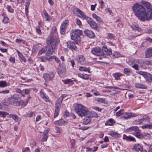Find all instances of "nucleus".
I'll list each match as a JSON object with an SVG mask.
<instances>
[{
    "mask_svg": "<svg viewBox=\"0 0 152 152\" xmlns=\"http://www.w3.org/2000/svg\"><path fill=\"white\" fill-rule=\"evenodd\" d=\"M60 42L59 39L52 35H50L47 41L48 45L46 48H47V52L46 53L47 56H49L54 52V50L56 49Z\"/></svg>",
    "mask_w": 152,
    "mask_h": 152,
    "instance_id": "obj_1",
    "label": "nucleus"
},
{
    "mask_svg": "<svg viewBox=\"0 0 152 152\" xmlns=\"http://www.w3.org/2000/svg\"><path fill=\"white\" fill-rule=\"evenodd\" d=\"M132 8L134 14L139 20L143 21H145L146 10L143 6L136 3L133 5Z\"/></svg>",
    "mask_w": 152,
    "mask_h": 152,
    "instance_id": "obj_2",
    "label": "nucleus"
},
{
    "mask_svg": "<svg viewBox=\"0 0 152 152\" xmlns=\"http://www.w3.org/2000/svg\"><path fill=\"white\" fill-rule=\"evenodd\" d=\"M74 12L79 17L86 20L87 23L90 24L91 28L95 29H97L98 26L96 23L91 18L85 15L83 12L79 9L76 8Z\"/></svg>",
    "mask_w": 152,
    "mask_h": 152,
    "instance_id": "obj_3",
    "label": "nucleus"
},
{
    "mask_svg": "<svg viewBox=\"0 0 152 152\" xmlns=\"http://www.w3.org/2000/svg\"><path fill=\"white\" fill-rule=\"evenodd\" d=\"M75 110L76 113L80 117L86 116L89 112L87 107L81 104H77Z\"/></svg>",
    "mask_w": 152,
    "mask_h": 152,
    "instance_id": "obj_4",
    "label": "nucleus"
},
{
    "mask_svg": "<svg viewBox=\"0 0 152 152\" xmlns=\"http://www.w3.org/2000/svg\"><path fill=\"white\" fill-rule=\"evenodd\" d=\"M20 99L18 94H14L8 98V103L6 105H12L14 106H19L20 105Z\"/></svg>",
    "mask_w": 152,
    "mask_h": 152,
    "instance_id": "obj_5",
    "label": "nucleus"
},
{
    "mask_svg": "<svg viewBox=\"0 0 152 152\" xmlns=\"http://www.w3.org/2000/svg\"><path fill=\"white\" fill-rule=\"evenodd\" d=\"M82 34L83 32L82 30L78 29L72 30L71 34V39L75 42L76 44H77L81 41L80 36L82 35Z\"/></svg>",
    "mask_w": 152,
    "mask_h": 152,
    "instance_id": "obj_6",
    "label": "nucleus"
},
{
    "mask_svg": "<svg viewBox=\"0 0 152 152\" xmlns=\"http://www.w3.org/2000/svg\"><path fill=\"white\" fill-rule=\"evenodd\" d=\"M104 48V46H103L102 49L99 47H96L92 49L91 53L97 56H102L104 55L103 49Z\"/></svg>",
    "mask_w": 152,
    "mask_h": 152,
    "instance_id": "obj_7",
    "label": "nucleus"
},
{
    "mask_svg": "<svg viewBox=\"0 0 152 152\" xmlns=\"http://www.w3.org/2000/svg\"><path fill=\"white\" fill-rule=\"evenodd\" d=\"M137 115L136 113H127L126 112H124L123 113V115L121 116V118H123L125 119H127L133 117H136Z\"/></svg>",
    "mask_w": 152,
    "mask_h": 152,
    "instance_id": "obj_8",
    "label": "nucleus"
},
{
    "mask_svg": "<svg viewBox=\"0 0 152 152\" xmlns=\"http://www.w3.org/2000/svg\"><path fill=\"white\" fill-rule=\"evenodd\" d=\"M66 44L67 47L72 51L76 50L77 49V47L73 42L69 41L67 42Z\"/></svg>",
    "mask_w": 152,
    "mask_h": 152,
    "instance_id": "obj_9",
    "label": "nucleus"
},
{
    "mask_svg": "<svg viewBox=\"0 0 152 152\" xmlns=\"http://www.w3.org/2000/svg\"><path fill=\"white\" fill-rule=\"evenodd\" d=\"M84 33L86 35L91 38H93L95 36L94 32L90 30L86 29Z\"/></svg>",
    "mask_w": 152,
    "mask_h": 152,
    "instance_id": "obj_10",
    "label": "nucleus"
},
{
    "mask_svg": "<svg viewBox=\"0 0 152 152\" xmlns=\"http://www.w3.org/2000/svg\"><path fill=\"white\" fill-rule=\"evenodd\" d=\"M54 74L53 73L50 74L45 73L44 74L43 77L45 82H48L50 80L54 77Z\"/></svg>",
    "mask_w": 152,
    "mask_h": 152,
    "instance_id": "obj_11",
    "label": "nucleus"
},
{
    "mask_svg": "<svg viewBox=\"0 0 152 152\" xmlns=\"http://www.w3.org/2000/svg\"><path fill=\"white\" fill-rule=\"evenodd\" d=\"M145 58H149L152 57V48H149L145 50Z\"/></svg>",
    "mask_w": 152,
    "mask_h": 152,
    "instance_id": "obj_12",
    "label": "nucleus"
},
{
    "mask_svg": "<svg viewBox=\"0 0 152 152\" xmlns=\"http://www.w3.org/2000/svg\"><path fill=\"white\" fill-rule=\"evenodd\" d=\"M145 17V20H149L152 18V9L147 10V12H146Z\"/></svg>",
    "mask_w": 152,
    "mask_h": 152,
    "instance_id": "obj_13",
    "label": "nucleus"
},
{
    "mask_svg": "<svg viewBox=\"0 0 152 152\" xmlns=\"http://www.w3.org/2000/svg\"><path fill=\"white\" fill-rule=\"evenodd\" d=\"M9 117L12 118L15 122H18V124H19L20 119L17 115L14 114H11L9 115Z\"/></svg>",
    "mask_w": 152,
    "mask_h": 152,
    "instance_id": "obj_14",
    "label": "nucleus"
},
{
    "mask_svg": "<svg viewBox=\"0 0 152 152\" xmlns=\"http://www.w3.org/2000/svg\"><path fill=\"white\" fill-rule=\"evenodd\" d=\"M76 60L78 63L83 64L85 63V58L83 56H78L76 57Z\"/></svg>",
    "mask_w": 152,
    "mask_h": 152,
    "instance_id": "obj_15",
    "label": "nucleus"
},
{
    "mask_svg": "<svg viewBox=\"0 0 152 152\" xmlns=\"http://www.w3.org/2000/svg\"><path fill=\"white\" fill-rule=\"evenodd\" d=\"M40 94L41 97L46 102H49L50 99L47 95L44 92L41 91L40 92Z\"/></svg>",
    "mask_w": 152,
    "mask_h": 152,
    "instance_id": "obj_16",
    "label": "nucleus"
},
{
    "mask_svg": "<svg viewBox=\"0 0 152 152\" xmlns=\"http://www.w3.org/2000/svg\"><path fill=\"white\" fill-rule=\"evenodd\" d=\"M61 108L60 105L58 104L57 106H55V112L54 117V118L57 117L59 115Z\"/></svg>",
    "mask_w": 152,
    "mask_h": 152,
    "instance_id": "obj_17",
    "label": "nucleus"
},
{
    "mask_svg": "<svg viewBox=\"0 0 152 152\" xmlns=\"http://www.w3.org/2000/svg\"><path fill=\"white\" fill-rule=\"evenodd\" d=\"M58 74L60 76L64 75L65 72V67L64 66H60L58 68Z\"/></svg>",
    "mask_w": 152,
    "mask_h": 152,
    "instance_id": "obj_18",
    "label": "nucleus"
},
{
    "mask_svg": "<svg viewBox=\"0 0 152 152\" xmlns=\"http://www.w3.org/2000/svg\"><path fill=\"white\" fill-rule=\"evenodd\" d=\"M134 86L136 88L141 89H145L147 88V87L146 86L141 83H135V84Z\"/></svg>",
    "mask_w": 152,
    "mask_h": 152,
    "instance_id": "obj_19",
    "label": "nucleus"
},
{
    "mask_svg": "<svg viewBox=\"0 0 152 152\" xmlns=\"http://www.w3.org/2000/svg\"><path fill=\"white\" fill-rule=\"evenodd\" d=\"M87 115V117L84 118L83 122V124L85 125L88 124L91 121V118L88 115V114Z\"/></svg>",
    "mask_w": 152,
    "mask_h": 152,
    "instance_id": "obj_20",
    "label": "nucleus"
},
{
    "mask_svg": "<svg viewBox=\"0 0 152 152\" xmlns=\"http://www.w3.org/2000/svg\"><path fill=\"white\" fill-rule=\"evenodd\" d=\"M135 134V136L139 138L144 137L145 136V134L140 133V130L139 129V131H137L136 132Z\"/></svg>",
    "mask_w": 152,
    "mask_h": 152,
    "instance_id": "obj_21",
    "label": "nucleus"
},
{
    "mask_svg": "<svg viewBox=\"0 0 152 152\" xmlns=\"http://www.w3.org/2000/svg\"><path fill=\"white\" fill-rule=\"evenodd\" d=\"M92 17L93 18L95 19L98 22L102 24L103 23V22L102 21V19L100 17L97 16L96 14H92Z\"/></svg>",
    "mask_w": 152,
    "mask_h": 152,
    "instance_id": "obj_22",
    "label": "nucleus"
},
{
    "mask_svg": "<svg viewBox=\"0 0 152 152\" xmlns=\"http://www.w3.org/2000/svg\"><path fill=\"white\" fill-rule=\"evenodd\" d=\"M65 121L62 119L56 121L54 122V124L58 125H64L65 123Z\"/></svg>",
    "mask_w": 152,
    "mask_h": 152,
    "instance_id": "obj_23",
    "label": "nucleus"
},
{
    "mask_svg": "<svg viewBox=\"0 0 152 152\" xmlns=\"http://www.w3.org/2000/svg\"><path fill=\"white\" fill-rule=\"evenodd\" d=\"M142 148V146L140 144H137L134 145L132 149H134L136 151H138L139 150L141 151Z\"/></svg>",
    "mask_w": 152,
    "mask_h": 152,
    "instance_id": "obj_24",
    "label": "nucleus"
},
{
    "mask_svg": "<svg viewBox=\"0 0 152 152\" xmlns=\"http://www.w3.org/2000/svg\"><path fill=\"white\" fill-rule=\"evenodd\" d=\"M115 122L113 119L110 118L105 123V125L113 126Z\"/></svg>",
    "mask_w": 152,
    "mask_h": 152,
    "instance_id": "obj_25",
    "label": "nucleus"
},
{
    "mask_svg": "<svg viewBox=\"0 0 152 152\" xmlns=\"http://www.w3.org/2000/svg\"><path fill=\"white\" fill-rule=\"evenodd\" d=\"M68 22L69 21L67 20H64L60 28H64L66 29V28L69 25Z\"/></svg>",
    "mask_w": 152,
    "mask_h": 152,
    "instance_id": "obj_26",
    "label": "nucleus"
},
{
    "mask_svg": "<svg viewBox=\"0 0 152 152\" xmlns=\"http://www.w3.org/2000/svg\"><path fill=\"white\" fill-rule=\"evenodd\" d=\"M68 22L69 21L67 20H64L60 28H64L66 29V28L69 25Z\"/></svg>",
    "mask_w": 152,
    "mask_h": 152,
    "instance_id": "obj_27",
    "label": "nucleus"
},
{
    "mask_svg": "<svg viewBox=\"0 0 152 152\" xmlns=\"http://www.w3.org/2000/svg\"><path fill=\"white\" fill-rule=\"evenodd\" d=\"M144 77L149 82H152V75L150 73L147 72Z\"/></svg>",
    "mask_w": 152,
    "mask_h": 152,
    "instance_id": "obj_28",
    "label": "nucleus"
},
{
    "mask_svg": "<svg viewBox=\"0 0 152 152\" xmlns=\"http://www.w3.org/2000/svg\"><path fill=\"white\" fill-rule=\"evenodd\" d=\"M118 89V88L115 86H107L105 87V91L110 92H111L110 90Z\"/></svg>",
    "mask_w": 152,
    "mask_h": 152,
    "instance_id": "obj_29",
    "label": "nucleus"
},
{
    "mask_svg": "<svg viewBox=\"0 0 152 152\" xmlns=\"http://www.w3.org/2000/svg\"><path fill=\"white\" fill-rule=\"evenodd\" d=\"M139 129L138 127L137 126H133L127 129L128 131H133L134 132V133L137 131H139Z\"/></svg>",
    "mask_w": 152,
    "mask_h": 152,
    "instance_id": "obj_30",
    "label": "nucleus"
},
{
    "mask_svg": "<svg viewBox=\"0 0 152 152\" xmlns=\"http://www.w3.org/2000/svg\"><path fill=\"white\" fill-rule=\"evenodd\" d=\"M132 27L133 29L137 30L138 31H140L141 30V29L140 28H138V25L135 23H134L132 24Z\"/></svg>",
    "mask_w": 152,
    "mask_h": 152,
    "instance_id": "obj_31",
    "label": "nucleus"
},
{
    "mask_svg": "<svg viewBox=\"0 0 152 152\" xmlns=\"http://www.w3.org/2000/svg\"><path fill=\"white\" fill-rule=\"evenodd\" d=\"M143 3L144 6L146 7L147 10L152 9V5L149 3L144 1Z\"/></svg>",
    "mask_w": 152,
    "mask_h": 152,
    "instance_id": "obj_32",
    "label": "nucleus"
},
{
    "mask_svg": "<svg viewBox=\"0 0 152 152\" xmlns=\"http://www.w3.org/2000/svg\"><path fill=\"white\" fill-rule=\"evenodd\" d=\"M89 115H88L91 118L93 117H98V115L94 111H91L89 112L88 113Z\"/></svg>",
    "mask_w": 152,
    "mask_h": 152,
    "instance_id": "obj_33",
    "label": "nucleus"
},
{
    "mask_svg": "<svg viewBox=\"0 0 152 152\" xmlns=\"http://www.w3.org/2000/svg\"><path fill=\"white\" fill-rule=\"evenodd\" d=\"M112 54V50L111 49H108L107 47L105 45V55L109 56Z\"/></svg>",
    "mask_w": 152,
    "mask_h": 152,
    "instance_id": "obj_34",
    "label": "nucleus"
},
{
    "mask_svg": "<svg viewBox=\"0 0 152 152\" xmlns=\"http://www.w3.org/2000/svg\"><path fill=\"white\" fill-rule=\"evenodd\" d=\"M63 98V96H61L56 101L55 104V106H57V105L59 104L60 105V107H61V103L62 102Z\"/></svg>",
    "mask_w": 152,
    "mask_h": 152,
    "instance_id": "obj_35",
    "label": "nucleus"
},
{
    "mask_svg": "<svg viewBox=\"0 0 152 152\" xmlns=\"http://www.w3.org/2000/svg\"><path fill=\"white\" fill-rule=\"evenodd\" d=\"M122 76V75L120 73H114L113 76L115 79L117 80H120V77Z\"/></svg>",
    "mask_w": 152,
    "mask_h": 152,
    "instance_id": "obj_36",
    "label": "nucleus"
},
{
    "mask_svg": "<svg viewBox=\"0 0 152 152\" xmlns=\"http://www.w3.org/2000/svg\"><path fill=\"white\" fill-rule=\"evenodd\" d=\"M79 69L81 71H87L88 72H90V68L89 67L86 68L83 66H80V67Z\"/></svg>",
    "mask_w": 152,
    "mask_h": 152,
    "instance_id": "obj_37",
    "label": "nucleus"
},
{
    "mask_svg": "<svg viewBox=\"0 0 152 152\" xmlns=\"http://www.w3.org/2000/svg\"><path fill=\"white\" fill-rule=\"evenodd\" d=\"M109 134L111 136L115 138L119 137L120 135L119 134L113 132H110L109 133Z\"/></svg>",
    "mask_w": 152,
    "mask_h": 152,
    "instance_id": "obj_38",
    "label": "nucleus"
},
{
    "mask_svg": "<svg viewBox=\"0 0 152 152\" xmlns=\"http://www.w3.org/2000/svg\"><path fill=\"white\" fill-rule=\"evenodd\" d=\"M17 52L18 54V56L24 62H25L26 60L25 57H24L23 54L18 51L17 50Z\"/></svg>",
    "mask_w": 152,
    "mask_h": 152,
    "instance_id": "obj_39",
    "label": "nucleus"
},
{
    "mask_svg": "<svg viewBox=\"0 0 152 152\" xmlns=\"http://www.w3.org/2000/svg\"><path fill=\"white\" fill-rule=\"evenodd\" d=\"M142 129H151L152 128V123L150 124H146L142 125L141 126Z\"/></svg>",
    "mask_w": 152,
    "mask_h": 152,
    "instance_id": "obj_40",
    "label": "nucleus"
},
{
    "mask_svg": "<svg viewBox=\"0 0 152 152\" xmlns=\"http://www.w3.org/2000/svg\"><path fill=\"white\" fill-rule=\"evenodd\" d=\"M142 119L144 121L148 122H150L149 121L150 119L148 116L145 115L143 117Z\"/></svg>",
    "mask_w": 152,
    "mask_h": 152,
    "instance_id": "obj_41",
    "label": "nucleus"
},
{
    "mask_svg": "<svg viewBox=\"0 0 152 152\" xmlns=\"http://www.w3.org/2000/svg\"><path fill=\"white\" fill-rule=\"evenodd\" d=\"M7 86V82L5 81H0V87H4Z\"/></svg>",
    "mask_w": 152,
    "mask_h": 152,
    "instance_id": "obj_42",
    "label": "nucleus"
},
{
    "mask_svg": "<svg viewBox=\"0 0 152 152\" xmlns=\"http://www.w3.org/2000/svg\"><path fill=\"white\" fill-rule=\"evenodd\" d=\"M47 50V48H42L40 50L38 54L39 55H41L42 53H44Z\"/></svg>",
    "mask_w": 152,
    "mask_h": 152,
    "instance_id": "obj_43",
    "label": "nucleus"
},
{
    "mask_svg": "<svg viewBox=\"0 0 152 152\" xmlns=\"http://www.w3.org/2000/svg\"><path fill=\"white\" fill-rule=\"evenodd\" d=\"M6 9L9 12L11 13L14 12V10L10 6L8 5L6 7Z\"/></svg>",
    "mask_w": 152,
    "mask_h": 152,
    "instance_id": "obj_44",
    "label": "nucleus"
},
{
    "mask_svg": "<svg viewBox=\"0 0 152 152\" xmlns=\"http://www.w3.org/2000/svg\"><path fill=\"white\" fill-rule=\"evenodd\" d=\"M95 101H96L99 103H104V99L102 98H94Z\"/></svg>",
    "mask_w": 152,
    "mask_h": 152,
    "instance_id": "obj_45",
    "label": "nucleus"
},
{
    "mask_svg": "<svg viewBox=\"0 0 152 152\" xmlns=\"http://www.w3.org/2000/svg\"><path fill=\"white\" fill-rule=\"evenodd\" d=\"M9 115V114L8 113L3 111H0V116L3 118L5 117L7 115Z\"/></svg>",
    "mask_w": 152,
    "mask_h": 152,
    "instance_id": "obj_46",
    "label": "nucleus"
},
{
    "mask_svg": "<svg viewBox=\"0 0 152 152\" xmlns=\"http://www.w3.org/2000/svg\"><path fill=\"white\" fill-rule=\"evenodd\" d=\"M48 138V137L47 135V134L43 133V137L41 140V141L42 142L45 141L47 140Z\"/></svg>",
    "mask_w": 152,
    "mask_h": 152,
    "instance_id": "obj_47",
    "label": "nucleus"
},
{
    "mask_svg": "<svg viewBox=\"0 0 152 152\" xmlns=\"http://www.w3.org/2000/svg\"><path fill=\"white\" fill-rule=\"evenodd\" d=\"M15 91L17 93H19V94H21L23 97L25 96V95L23 94L22 91H21L20 89L18 88H16L15 89Z\"/></svg>",
    "mask_w": 152,
    "mask_h": 152,
    "instance_id": "obj_48",
    "label": "nucleus"
},
{
    "mask_svg": "<svg viewBox=\"0 0 152 152\" xmlns=\"http://www.w3.org/2000/svg\"><path fill=\"white\" fill-rule=\"evenodd\" d=\"M62 81L65 84H67L69 83H71L72 80L71 79H68L66 80H63Z\"/></svg>",
    "mask_w": 152,
    "mask_h": 152,
    "instance_id": "obj_49",
    "label": "nucleus"
},
{
    "mask_svg": "<svg viewBox=\"0 0 152 152\" xmlns=\"http://www.w3.org/2000/svg\"><path fill=\"white\" fill-rule=\"evenodd\" d=\"M123 110H121L116 113V115L117 116H120L122 115H123Z\"/></svg>",
    "mask_w": 152,
    "mask_h": 152,
    "instance_id": "obj_50",
    "label": "nucleus"
},
{
    "mask_svg": "<svg viewBox=\"0 0 152 152\" xmlns=\"http://www.w3.org/2000/svg\"><path fill=\"white\" fill-rule=\"evenodd\" d=\"M130 72V70L128 68H125L124 70V72L125 74H127Z\"/></svg>",
    "mask_w": 152,
    "mask_h": 152,
    "instance_id": "obj_51",
    "label": "nucleus"
},
{
    "mask_svg": "<svg viewBox=\"0 0 152 152\" xmlns=\"http://www.w3.org/2000/svg\"><path fill=\"white\" fill-rule=\"evenodd\" d=\"M114 37V35L111 33H109L108 34V35L107 36V38L110 39H113Z\"/></svg>",
    "mask_w": 152,
    "mask_h": 152,
    "instance_id": "obj_52",
    "label": "nucleus"
},
{
    "mask_svg": "<svg viewBox=\"0 0 152 152\" xmlns=\"http://www.w3.org/2000/svg\"><path fill=\"white\" fill-rule=\"evenodd\" d=\"M106 13V14L107 13H109V15H113V12H112L110 10V9H105Z\"/></svg>",
    "mask_w": 152,
    "mask_h": 152,
    "instance_id": "obj_53",
    "label": "nucleus"
},
{
    "mask_svg": "<svg viewBox=\"0 0 152 152\" xmlns=\"http://www.w3.org/2000/svg\"><path fill=\"white\" fill-rule=\"evenodd\" d=\"M124 137H127L128 139L129 140L131 141H135V140L134 138L133 137H131V136H129V137H127L125 135H124Z\"/></svg>",
    "mask_w": 152,
    "mask_h": 152,
    "instance_id": "obj_54",
    "label": "nucleus"
},
{
    "mask_svg": "<svg viewBox=\"0 0 152 152\" xmlns=\"http://www.w3.org/2000/svg\"><path fill=\"white\" fill-rule=\"evenodd\" d=\"M137 73L140 75H142L144 77L147 72L142 71H139Z\"/></svg>",
    "mask_w": 152,
    "mask_h": 152,
    "instance_id": "obj_55",
    "label": "nucleus"
},
{
    "mask_svg": "<svg viewBox=\"0 0 152 152\" xmlns=\"http://www.w3.org/2000/svg\"><path fill=\"white\" fill-rule=\"evenodd\" d=\"M99 4L102 7V8H103L104 7V6L103 5L104 4V2L102 0H99Z\"/></svg>",
    "mask_w": 152,
    "mask_h": 152,
    "instance_id": "obj_56",
    "label": "nucleus"
},
{
    "mask_svg": "<svg viewBox=\"0 0 152 152\" xmlns=\"http://www.w3.org/2000/svg\"><path fill=\"white\" fill-rule=\"evenodd\" d=\"M36 29L37 32L38 34L39 35H41L42 34L41 30L40 28H39V26L38 27H37Z\"/></svg>",
    "mask_w": 152,
    "mask_h": 152,
    "instance_id": "obj_57",
    "label": "nucleus"
},
{
    "mask_svg": "<svg viewBox=\"0 0 152 152\" xmlns=\"http://www.w3.org/2000/svg\"><path fill=\"white\" fill-rule=\"evenodd\" d=\"M9 60L10 62L13 63H15V58L14 57H10Z\"/></svg>",
    "mask_w": 152,
    "mask_h": 152,
    "instance_id": "obj_58",
    "label": "nucleus"
},
{
    "mask_svg": "<svg viewBox=\"0 0 152 152\" xmlns=\"http://www.w3.org/2000/svg\"><path fill=\"white\" fill-rule=\"evenodd\" d=\"M9 18L7 17H4V19H3V21L4 23H8Z\"/></svg>",
    "mask_w": 152,
    "mask_h": 152,
    "instance_id": "obj_59",
    "label": "nucleus"
},
{
    "mask_svg": "<svg viewBox=\"0 0 152 152\" xmlns=\"http://www.w3.org/2000/svg\"><path fill=\"white\" fill-rule=\"evenodd\" d=\"M60 33L61 34H64L66 30L64 28H60Z\"/></svg>",
    "mask_w": 152,
    "mask_h": 152,
    "instance_id": "obj_60",
    "label": "nucleus"
},
{
    "mask_svg": "<svg viewBox=\"0 0 152 152\" xmlns=\"http://www.w3.org/2000/svg\"><path fill=\"white\" fill-rule=\"evenodd\" d=\"M38 50V49L37 48V46L36 45H34L33 46V49H32V52L33 53H34L36 51V50Z\"/></svg>",
    "mask_w": 152,
    "mask_h": 152,
    "instance_id": "obj_61",
    "label": "nucleus"
},
{
    "mask_svg": "<svg viewBox=\"0 0 152 152\" xmlns=\"http://www.w3.org/2000/svg\"><path fill=\"white\" fill-rule=\"evenodd\" d=\"M53 58L54 59H55V61L58 63V64H60V61L59 60V59H58V58H57V57H56V56H53Z\"/></svg>",
    "mask_w": 152,
    "mask_h": 152,
    "instance_id": "obj_62",
    "label": "nucleus"
},
{
    "mask_svg": "<svg viewBox=\"0 0 152 152\" xmlns=\"http://www.w3.org/2000/svg\"><path fill=\"white\" fill-rule=\"evenodd\" d=\"M120 54L119 53L116 52L113 54L114 56L116 58H118L120 56Z\"/></svg>",
    "mask_w": 152,
    "mask_h": 152,
    "instance_id": "obj_63",
    "label": "nucleus"
},
{
    "mask_svg": "<svg viewBox=\"0 0 152 152\" xmlns=\"http://www.w3.org/2000/svg\"><path fill=\"white\" fill-rule=\"evenodd\" d=\"M132 67L134 69H135L136 70H138V65L137 64H134V65H133L132 66Z\"/></svg>",
    "mask_w": 152,
    "mask_h": 152,
    "instance_id": "obj_64",
    "label": "nucleus"
}]
</instances>
